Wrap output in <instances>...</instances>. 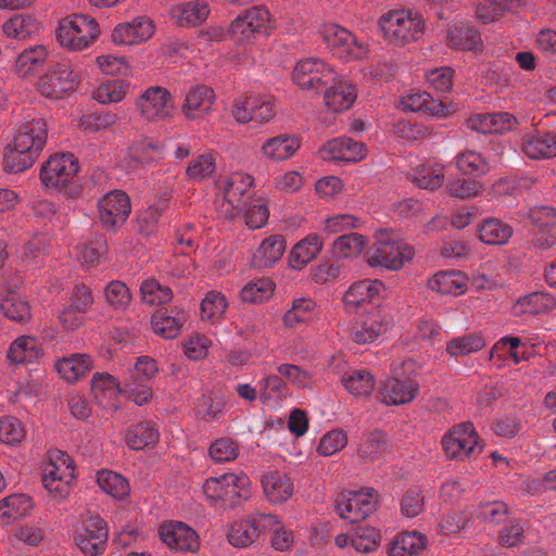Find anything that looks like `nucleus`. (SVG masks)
<instances>
[{
    "label": "nucleus",
    "instance_id": "f257e3e1",
    "mask_svg": "<svg viewBox=\"0 0 556 556\" xmlns=\"http://www.w3.org/2000/svg\"><path fill=\"white\" fill-rule=\"evenodd\" d=\"M47 142V125L43 118L27 114L16 125L15 134L4 153V169L21 173L38 159Z\"/></svg>",
    "mask_w": 556,
    "mask_h": 556
},
{
    "label": "nucleus",
    "instance_id": "f03ea898",
    "mask_svg": "<svg viewBox=\"0 0 556 556\" xmlns=\"http://www.w3.org/2000/svg\"><path fill=\"white\" fill-rule=\"evenodd\" d=\"M78 160L72 153L50 156L40 172V179L48 189H53L68 198H78L83 187L77 177Z\"/></svg>",
    "mask_w": 556,
    "mask_h": 556
},
{
    "label": "nucleus",
    "instance_id": "7ed1b4c3",
    "mask_svg": "<svg viewBox=\"0 0 556 556\" xmlns=\"http://www.w3.org/2000/svg\"><path fill=\"white\" fill-rule=\"evenodd\" d=\"M254 178L245 173L236 172L228 176L220 177L216 181L217 198L215 206L218 214L231 219L238 216L251 199V188Z\"/></svg>",
    "mask_w": 556,
    "mask_h": 556
},
{
    "label": "nucleus",
    "instance_id": "20e7f679",
    "mask_svg": "<svg viewBox=\"0 0 556 556\" xmlns=\"http://www.w3.org/2000/svg\"><path fill=\"white\" fill-rule=\"evenodd\" d=\"M251 482L245 473L226 472L219 477L208 478L203 485V493L214 505L235 507L251 496Z\"/></svg>",
    "mask_w": 556,
    "mask_h": 556
},
{
    "label": "nucleus",
    "instance_id": "39448f33",
    "mask_svg": "<svg viewBox=\"0 0 556 556\" xmlns=\"http://www.w3.org/2000/svg\"><path fill=\"white\" fill-rule=\"evenodd\" d=\"M414 256V249L407 243L381 233L377 242L367 252V262L371 267L400 269Z\"/></svg>",
    "mask_w": 556,
    "mask_h": 556
},
{
    "label": "nucleus",
    "instance_id": "423d86ee",
    "mask_svg": "<svg viewBox=\"0 0 556 556\" xmlns=\"http://www.w3.org/2000/svg\"><path fill=\"white\" fill-rule=\"evenodd\" d=\"M442 446L448 458L458 460L476 457L483 450L471 422L455 426L442 438Z\"/></svg>",
    "mask_w": 556,
    "mask_h": 556
},
{
    "label": "nucleus",
    "instance_id": "0eeeda50",
    "mask_svg": "<svg viewBox=\"0 0 556 556\" xmlns=\"http://www.w3.org/2000/svg\"><path fill=\"white\" fill-rule=\"evenodd\" d=\"M276 100L268 94H249L233 101L232 116L241 124L268 123L276 115Z\"/></svg>",
    "mask_w": 556,
    "mask_h": 556
},
{
    "label": "nucleus",
    "instance_id": "6e6552de",
    "mask_svg": "<svg viewBox=\"0 0 556 556\" xmlns=\"http://www.w3.org/2000/svg\"><path fill=\"white\" fill-rule=\"evenodd\" d=\"M375 489L342 492L337 500V511L342 519L354 523L365 519L377 506Z\"/></svg>",
    "mask_w": 556,
    "mask_h": 556
},
{
    "label": "nucleus",
    "instance_id": "1a4fd4ad",
    "mask_svg": "<svg viewBox=\"0 0 556 556\" xmlns=\"http://www.w3.org/2000/svg\"><path fill=\"white\" fill-rule=\"evenodd\" d=\"M292 79L302 89L319 90L336 80V73L323 60L307 58L296 63Z\"/></svg>",
    "mask_w": 556,
    "mask_h": 556
},
{
    "label": "nucleus",
    "instance_id": "9d476101",
    "mask_svg": "<svg viewBox=\"0 0 556 556\" xmlns=\"http://www.w3.org/2000/svg\"><path fill=\"white\" fill-rule=\"evenodd\" d=\"M130 211L129 198L122 190L110 191L98 202L99 220L106 231H117L127 220Z\"/></svg>",
    "mask_w": 556,
    "mask_h": 556
},
{
    "label": "nucleus",
    "instance_id": "9b49d317",
    "mask_svg": "<svg viewBox=\"0 0 556 556\" xmlns=\"http://www.w3.org/2000/svg\"><path fill=\"white\" fill-rule=\"evenodd\" d=\"M108 538L106 522L99 516H90L81 521L74 540L86 556H98L105 551Z\"/></svg>",
    "mask_w": 556,
    "mask_h": 556
},
{
    "label": "nucleus",
    "instance_id": "f8f14e48",
    "mask_svg": "<svg viewBox=\"0 0 556 556\" xmlns=\"http://www.w3.org/2000/svg\"><path fill=\"white\" fill-rule=\"evenodd\" d=\"M78 75L67 64H55L38 83V91L46 98L62 99L75 90Z\"/></svg>",
    "mask_w": 556,
    "mask_h": 556
},
{
    "label": "nucleus",
    "instance_id": "ddd939ff",
    "mask_svg": "<svg viewBox=\"0 0 556 556\" xmlns=\"http://www.w3.org/2000/svg\"><path fill=\"white\" fill-rule=\"evenodd\" d=\"M266 521L276 522V516L271 514H252L247 518L235 521L227 532L228 542L235 547H248L266 531Z\"/></svg>",
    "mask_w": 556,
    "mask_h": 556
},
{
    "label": "nucleus",
    "instance_id": "4468645a",
    "mask_svg": "<svg viewBox=\"0 0 556 556\" xmlns=\"http://www.w3.org/2000/svg\"><path fill=\"white\" fill-rule=\"evenodd\" d=\"M136 108L146 121H160L172 116L175 106L169 91L154 86L148 88L137 98Z\"/></svg>",
    "mask_w": 556,
    "mask_h": 556
},
{
    "label": "nucleus",
    "instance_id": "2eb2a0df",
    "mask_svg": "<svg viewBox=\"0 0 556 556\" xmlns=\"http://www.w3.org/2000/svg\"><path fill=\"white\" fill-rule=\"evenodd\" d=\"M379 27L383 35L424 34L426 21L419 12L403 9L383 14Z\"/></svg>",
    "mask_w": 556,
    "mask_h": 556
},
{
    "label": "nucleus",
    "instance_id": "dca6fc26",
    "mask_svg": "<svg viewBox=\"0 0 556 556\" xmlns=\"http://www.w3.org/2000/svg\"><path fill=\"white\" fill-rule=\"evenodd\" d=\"M274 29L269 11L262 5L248 9L229 26V35L269 34Z\"/></svg>",
    "mask_w": 556,
    "mask_h": 556
},
{
    "label": "nucleus",
    "instance_id": "f3484780",
    "mask_svg": "<svg viewBox=\"0 0 556 556\" xmlns=\"http://www.w3.org/2000/svg\"><path fill=\"white\" fill-rule=\"evenodd\" d=\"M159 534L168 547L181 552H195L200 541L197 532L180 521L162 525Z\"/></svg>",
    "mask_w": 556,
    "mask_h": 556
},
{
    "label": "nucleus",
    "instance_id": "a211bd4d",
    "mask_svg": "<svg viewBox=\"0 0 556 556\" xmlns=\"http://www.w3.org/2000/svg\"><path fill=\"white\" fill-rule=\"evenodd\" d=\"M319 153L325 161L358 162L366 156V148L352 138L340 137L325 143Z\"/></svg>",
    "mask_w": 556,
    "mask_h": 556
},
{
    "label": "nucleus",
    "instance_id": "6ab92c4d",
    "mask_svg": "<svg viewBox=\"0 0 556 556\" xmlns=\"http://www.w3.org/2000/svg\"><path fill=\"white\" fill-rule=\"evenodd\" d=\"M419 384L410 378H391L380 389L381 400L387 405H403L415 399Z\"/></svg>",
    "mask_w": 556,
    "mask_h": 556
},
{
    "label": "nucleus",
    "instance_id": "aec40b11",
    "mask_svg": "<svg viewBox=\"0 0 556 556\" xmlns=\"http://www.w3.org/2000/svg\"><path fill=\"white\" fill-rule=\"evenodd\" d=\"M91 392L99 405L116 409L115 401L124 392V389L113 375L96 372L91 380Z\"/></svg>",
    "mask_w": 556,
    "mask_h": 556
},
{
    "label": "nucleus",
    "instance_id": "412c9836",
    "mask_svg": "<svg viewBox=\"0 0 556 556\" xmlns=\"http://www.w3.org/2000/svg\"><path fill=\"white\" fill-rule=\"evenodd\" d=\"M261 484L266 498L273 504L286 502L293 493V484L290 478L279 470L264 472Z\"/></svg>",
    "mask_w": 556,
    "mask_h": 556
},
{
    "label": "nucleus",
    "instance_id": "4be33fe9",
    "mask_svg": "<svg viewBox=\"0 0 556 556\" xmlns=\"http://www.w3.org/2000/svg\"><path fill=\"white\" fill-rule=\"evenodd\" d=\"M325 90V105L332 112L349 110L356 99L355 88L345 79L336 76L334 81Z\"/></svg>",
    "mask_w": 556,
    "mask_h": 556
},
{
    "label": "nucleus",
    "instance_id": "5701e85b",
    "mask_svg": "<svg viewBox=\"0 0 556 556\" xmlns=\"http://www.w3.org/2000/svg\"><path fill=\"white\" fill-rule=\"evenodd\" d=\"M286 241L280 235H271L265 238L251 258L253 268L263 269L271 267L283 255Z\"/></svg>",
    "mask_w": 556,
    "mask_h": 556
},
{
    "label": "nucleus",
    "instance_id": "b1692460",
    "mask_svg": "<svg viewBox=\"0 0 556 556\" xmlns=\"http://www.w3.org/2000/svg\"><path fill=\"white\" fill-rule=\"evenodd\" d=\"M384 290L379 280L364 279L354 282L344 293L343 302L349 309H354L366 302H374Z\"/></svg>",
    "mask_w": 556,
    "mask_h": 556
},
{
    "label": "nucleus",
    "instance_id": "393cba45",
    "mask_svg": "<svg viewBox=\"0 0 556 556\" xmlns=\"http://www.w3.org/2000/svg\"><path fill=\"white\" fill-rule=\"evenodd\" d=\"M214 98V91L211 88L198 85L187 93L182 112L190 119L202 118L211 111Z\"/></svg>",
    "mask_w": 556,
    "mask_h": 556
},
{
    "label": "nucleus",
    "instance_id": "a878e982",
    "mask_svg": "<svg viewBox=\"0 0 556 556\" xmlns=\"http://www.w3.org/2000/svg\"><path fill=\"white\" fill-rule=\"evenodd\" d=\"M210 5L203 0L189 1L172 9L170 15L179 27L201 25L210 14Z\"/></svg>",
    "mask_w": 556,
    "mask_h": 556
},
{
    "label": "nucleus",
    "instance_id": "bb28decb",
    "mask_svg": "<svg viewBox=\"0 0 556 556\" xmlns=\"http://www.w3.org/2000/svg\"><path fill=\"white\" fill-rule=\"evenodd\" d=\"M401 104L404 110L425 113L433 116H444L447 114L442 101L431 97L427 91H412L401 97Z\"/></svg>",
    "mask_w": 556,
    "mask_h": 556
},
{
    "label": "nucleus",
    "instance_id": "cd10ccee",
    "mask_svg": "<svg viewBox=\"0 0 556 556\" xmlns=\"http://www.w3.org/2000/svg\"><path fill=\"white\" fill-rule=\"evenodd\" d=\"M332 54L340 60L361 59L367 53L365 37H324Z\"/></svg>",
    "mask_w": 556,
    "mask_h": 556
},
{
    "label": "nucleus",
    "instance_id": "c85d7f7f",
    "mask_svg": "<svg viewBox=\"0 0 556 556\" xmlns=\"http://www.w3.org/2000/svg\"><path fill=\"white\" fill-rule=\"evenodd\" d=\"M522 151L531 159L556 156V131L528 135L523 140Z\"/></svg>",
    "mask_w": 556,
    "mask_h": 556
},
{
    "label": "nucleus",
    "instance_id": "c756f323",
    "mask_svg": "<svg viewBox=\"0 0 556 556\" xmlns=\"http://www.w3.org/2000/svg\"><path fill=\"white\" fill-rule=\"evenodd\" d=\"M300 141L291 135H278L266 140L262 146V154L271 161H285L299 150Z\"/></svg>",
    "mask_w": 556,
    "mask_h": 556
},
{
    "label": "nucleus",
    "instance_id": "7c9ffc66",
    "mask_svg": "<svg viewBox=\"0 0 556 556\" xmlns=\"http://www.w3.org/2000/svg\"><path fill=\"white\" fill-rule=\"evenodd\" d=\"M323 242L319 236L313 233L298 242L289 254V263L293 269L304 268L321 251Z\"/></svg>",
    "mask_w": 556,
    "mask_h": 556
},
{
    "label": "nucleus",
    "instance_id": "2f4dec72",
    "mask_svg": "<svg viewBox=\"0 0 556 556\" xmlns=\"http://www.w3.org/2000/svg\"><path fill=\"white\" fill-rule=\"evenodd\" d=\"M467 279L458 270L440 271L428 281V287L441 294L459 295L466 290Z\"/></svg>",
    "mask_w": 556,
    "mask_h": 556
},
{
    "label": "nucleus",
    "instance_id": "473e14b6",
    "mask_svg": "<svg viewBox=\"0 0 556 556\" xmlns=\"http://www.w3.org/2000/svg\"><path fill=\"white\" fill-rule=\"evenodd\" d=\"M185 320L186 316L182 311L169 314L167 311L161 309L152 316L151 326L157 336L169 340L180 333Z\"/></svg>",
    "mask_w": 556,
    "mask_h": 556
},
{
    "label": "nucleus",
    "instance_id": "72a5a7b5",
    "mask_svg": "<svg viewBox=\"0 0 556 556\" xmlns=\"http://www.w3.org/2000/svg\"><path fill=\"white\" fill-rule=\"evenodd\" d=\"M42 355V350L35 337L23 336L11 343L8 357L15 364H30Z\"/></svg>",
    "mask_w": 556,
    "mask_h": 556
},
{
    "label": "nucleus",
    "instance_id": "f704fd0d",
    "mask_svg": "<svg viewBox=\"0 0 556 556\" xmlns=\"http://www.w3.org/2000/svg\"><path fill=\"white\" fill-rule=\"evenodd\" d=\"M159 430L150 421H141L131 426L125 434V441L129 448L135 451L143 450L154 445L159 441Z\"/></svg>",
    "mask_w": 556,
    "mask_h": 556
},
{
    "label": "nucleus",
    "instance_id": "c9c22d12",
    "mask_svg": "<svg viewBox=\"0 0 556 556\" xmlns=\"http://www.w3.org/2000/svg\"><path fill=\"white\" fill-rule=\"evenodd\" d=\"M92 367V361L87 354H73L55 364L58 372L68 382H75Z\"/></svg>",
    "mask_w": 556,
    "mask_h": 556
},
{
    "label": "nucleus",
    "instance_id": "e433bc0d",
    "mask_svg": "<svg viewBox=\"0 0 556 556\" xmlns=\"http://www.w3.org/2000/svg\"><path fill=\"white\" fill-rule=\"evenodd\" d=\"M318 315V306L311 298H299L292 301L291 307L283 316L287 327L293 328L313 320Z\"/></svg>",
    "mask_w": 556,
    "mask_h": 556
},
{
    "label": "nucleus",
    "instance_id": "4c0bfd02",
    "mask_svg": "<svg viewBox=\"0 0 556 556\" xmlns=\"http://www.w3.org/2000/svg\"><path fill=\"white\" fill-rule=\"evenodd\" d=\"M99 23L85 14H72L63 18L55 35H99Z\"/></svg>",
    "mask_w": 556,
    "mask_h": 556
},
{
    "label": "nucleus",
    "instance_id": "58836bf2",
    "mask_svg": "<svg viewBox=\"0 0 556 556\" xmlns=\"http://www.w3.org/2000/svg\"><path fill=\"white\" fill-rule=\"evenodd\" d=\"M427 544V539L416 531L399 534L391 543L390 556H416Z\"/></svg>",
    "mask_w": 556,
    "mask_h": 556
},
{
    "label": "nucleus",
    "instance_id": "ea45409f",
    "mask_svg": "<svg viewBox=\"0 0 556 556\" xmlns=\"http://www.w3.org/2000/svg\"><path fill=\"white\" fill-rule=\"evenodd\" d=\"M511 235L513 228L497 218L485 219L479 228V238L486 244H505Z\"/></svg>",
    "mask_w": 556,
    "mask_h": 556
},
{
    "label": "nucleus",
    "instance_id": "a19ab883",
    "mask_svg": "<svg viewBox=\"0 0 556 556\" xmlns=\"http://www.w3.org/2000/svg\"><path fill=\"white\" fill-rule=\"evenodd\" d=\"M106 252L108 245L104 236L96 235L78 245L77 257L83 265L94 266L101 262Z\"/></svg>",
    "mask_w": 556,
    "mask_h": 556
},
{
    "label": "nucleus",
    "instance_id": "79ce46f5",
    "mask_svg": "<svg viewBox=\"0 0 556 556\" xmlns=\"http://www.w3.org/2000/svg\"><path fill=\"white\" fill-rule=\"evenodd\" d=\"M345 389L355 396H367L375 388V379L368 370H350L342 377Z\"/></svg>",
    "mask_w": 556,
    "mask_h": 556
},
{
    "label": "nucleus",
    "instance_id": "37998d69",
    "mask_svg": "<svg viewBox=\"0 0 556 556\" xmlns=\"http://www.w3.org/2000/svg\"><path fill=\"white\" fill-rule=\"evenodd\" d=\"M485 346L484 338L479 333H469L452 339L446 345V353L452 357H463L476 353Z\"/></svg>",
    "mask_w": 556,
    "mask_h": 556
},
{
    "label": "nucleus",
    "instance_id": "c03bdc74",
    "mask_svg": "<svg viewBox=\"0 0 556 556\" xmlns=\"http://www.w3.org/2000/svg\"><path fill=\"white\" fill-rule=\"evenodd\" d=\"M1 311L12 321L24 324L31 317L28 302L21 295L10 292L1 302Z\"/></svg>",
    "mask_w": 556,
    "mask_h": 556
},
{
    "label": "nucleus",
    "instance_id": "a18cd8bd",
    "mask_svg": "<svg viewBox=\"0 0 556 556\" xmlns=\"http://www.w3.org/2000/svg\"><path fill=\"white\" fill-rule=\"evenodd\" d=\"M47 50L43 46H36L24 50L16 60V72L20 76L26 77L39 70L47 59Z\"/></svg>",
    "mask_w": 556,
    "mask_h": 556
},
{
    "label": "nucleus",
    "instance_id": "49530a36",
    "mask_svg": "<svg viewBox=\"0 0 556 556\" xmlns=\"http://www.w3.org/2000/svg\"><path fill=\"white\" fill-rule=\"evenodd\" d=\"M99 486L109 495L115 498H124L129 493V484L127 480L111 470H101L97 475Z\"/></svg>",
    "mask_w": 556,
    "mask_h": 556
},
{
    "label": "nucleus",
    "instance_id": "de8ad7c7",
    "mask_svg": "<svg viewBox=\"0 0 556 556\" xmlns=\"http://www.w3.org/2000/svg\"><path fill=\"white\" fill-rule=\"evenodd\" d=\"M366 247V238L356 232L341 235L333 242V254L337 257L345 258L357 256Z\"/></svg>",
    "mask_w": 556,
    "mask_h": 556
},
{
    "label": "nucleus",
    "instance_id": "09e8293b",
    "mask_svg": "<svg viewBox=\"0 0 556 556\" xmlns=\"http://www.w3.org/2000/svg\"><path fill=\"white\" fill-rule=\"evenodd\" d=\"M521 306L522 313L536 315L548 312L556 306V299L543 291L532 292L518 301Z\"/></svg>",
    "mask_w": 556,
    "mask_h": 556
},
{
    "label": "nucleus",
    "instance_id": "8fccbe9b",
    "mask_svg": "<svg viewBox=\"0 0 556 556\" xmlns=\"http://www.w3.org/2000/svg\"><path fill=\"white\" fill-rule=\"evenodd\" d=\"M388 328L389 323L382 321L379 316H372L354 327V340L359 344L369 343L386 332Z\"/></svg>",
    "mask_w": 556,
    "mask_h": 556
},
{
    "label": "nucleus",
    "instance_id": "3c124183",
    "mask_svg": "<svg viewBox=\"0 0 556 556\" xmlns=\"http://www.w3.org/2000/svg\"><path fill=\"white\" fill-rule=\"evenodd\" d=\"M141 299L150 305H162L168 303L173 298L170 288L162 286L155 279H147L140 286Z\"/></svg>",
    "mask_w": 556,
    "mask_h": 556
},
{
    "label": "nucleus",
    "instance_id": "603ef678",
    "mask_svg": "<svg viewBox=\"0 0 556 556\" xmlns=\"http://www.w3.org/2000/svg\"><path fill=\"white\" fill-rule=\"evenodd\" d=\"M275 285L267 278L247 283L241 290V299L244 302L262 303L268 300L274 293Z\"/></svg>",
    "mask_w": 556,
    "mask_h": 556
},
{
    "label": "nucleus",
    "instance_id": "864d4df0",
    "mask_svg": "<svg viewBox=\"0 0 556 556\" xmlns=\"http://www.w3.org/2000/svg\"><path fill=\"white\" fill-rule=\"evenodd\" d=\"M456 166L465 174L482 175L490 169L486 159L471 150L457 154Z\"/></svg>",
    "mask_w": 556,
    "mask_h": 556
},
{
    "label": "nucleus",
    "instance_id": "5fc2aeb1",
    "mask_svg": "<svg viewBox=\"0 0 556 556\" xmlns=\"http://www.w3.org/2000/svg\"><path fill=\"white\" fill-rule=\"evenodd\" d=\"M216 169V159L212 153H204L193 159L187 169L186 174L191 180H203L210 177Z\"/></svg>",
    "mask_w": 556,
    "mask_h": 556
},
{
    "label": "nucleus",
    "instance_id": "6e6d98bb",
    "mask_svg": "<svg viewBox=\"0 0 556 556\" xmlns=\"http://www.w3.org/2000/svg\"><path fill=\"white\" fill-rule=\"evenodd\" d=\"M2 28L4 35H35L40 31L39 23L24 14L12 16L3 24Z\"/></svg>",
    "mask_w": 556,
    "mask_h": 556
},
{
    "label": "nucleus",
    "instance_id": "4d7b16f0",
    "mask_svg": "<svg viewBox=\"0 0 556 556\" xmlns=\"http://www.w3.org/2000/svg\"><path fill=\"white\" fill-rule=\"evenodd\" d=\"M509 357L514 361L515 364H519L522 361H527L529 358V353L526 349L525 343L518 337H503L493 345L491 350V356L494 352L506 351Z\"/></svg>",
    "mask_w": 556,
    "mask_h": 556
},
{
    "label": "nucleus",
    "instance_id": "13d9d810",
    "mask_svg": "<svg viewBox=\"0 0 556 556\" xmlns=\"http://www.w3.org/2000/svg\"><path fill=\"white\" fill-rule=\"evenodd\" d=\"M228 306L226 298L217 291H208L201 303V313L203 319H219Z\"/></svg>",
    "mask_w": 556,
    "mask_h": 556
},
{
    "label": "nucleus",
    "instance_id": "bf43d9fd",
    "mask_svg": "<svg viewBox=\"0 0 556 556\" xmlns=\"http://www.w3.org/2000/svg\"><path fill=\"white\" fill-rule=\"evenodd\" d=\"M155 31L153 21L148 16L139 15L117 24L113 35H153Z\"/></svg>",
    "mask_w": 556,
    "mask_h": 556
},
{
    "label": "nucleus",
    "instance_id": "052dcab7",
    "mask_svg": "<svg viewBox=\"0 0 556 556\" xmlns=\"http://www.w3.org/2000/svg\"><path fill=\"white\" fill-rule=\"evenodd\" d=\"M379 541V532L370 527H357L351 538L352 546L361 553H369L376 549Z\"/></svg>",
    "mask_w": 556,
    "mask_h": 556
},
{
    "label": "nucleus",
    "instance_id": "680f3d73",
    "mask_svg": "<svg viewBox=\"0 0 556 556\" xmlns=\"http://www.w3.org/2000/svg\"><path fill=\"white\" fill-rule=\"evenodd\" d=\"M245 224L251 229H260L268 219L269 212L265 201L261 198L247 201Z\"/></svg>",
    "mask_w": 556,
    "mask_h": 556
},
{
    "label": "nucleus",
    "instance_id": "e2e57ef3",
    "mask_svg": "<svg viewBox=\"0 0 556 556\" xmlns=\"http://www.w3.org/2000/svg\"><path fill=\"white\" fill-rule=\"evenodd\" d=\"M387 450L384 434L380 431L370 432L358 447V454L362 458L374 460L381 456Z\"/></svg>",
    "mask_w": 556,
    "mask_h": 556
},
{
    "label": "nucleus",
    "instance_id": "0e129e2a",
    "mask_svg": "<svg viewBox=\"0 0 556 556\" xmlns=\"http://www.w3.org/2000/svg\"><path fill=\"white\" fill-rule=\"evenodd\" d=\"M225 401L223 397L204 394L197 405V414L206 421L218 420L224 412Z\"/></svg>",
    "mask_w": 556,
    "mask_h": 556
},
{
    "label": "nucleus",
    "instance_id": "69168bd1",
    "mask_svg": "<svg viewBox=\"0 0 556 556\" xmlns=\"http://www.w3.org/2000/svg\"><path fill=\"white\" fill-rule=\"evenodd\" d=\"M25 438V429L22 422L10 416L0 417V442L14 445Z\"/></svg>",
    "mask_w": 556,
    "mask_h": 556
},
{
    "label": "nucleus",
    "instance_id": "338daca9",
    "mask_svg": "<svg viewBox=\"0 0 556 556\" xmlns=\"http://www.w3.org/2000/svg\"><path fill=\"white\" fill-rule=\"evenodd\" d=\"M127 86L124 80H109L97 89L94 99L103 104L119 102L126 96Z\"/></svg>",
    "mask_w": 556,
    "mask_h": 556
},
{
    "label": "nucleus",
    "instance_id": "774afa93",
    "mask_svg": "<svg viewBox=\"0 0 556 556\" xmlns=\"http://www.w3.org/2000/svg\"><path fill=\"white\" fill-rule=\"evenodd\" d=\"M104 293L106 302L115 309L126 308L131 301L128 287L121 280H112L106 286Z\"/></svg>",
    "mask_w": 556,
    "mask_h": 556
}]
</instances>
